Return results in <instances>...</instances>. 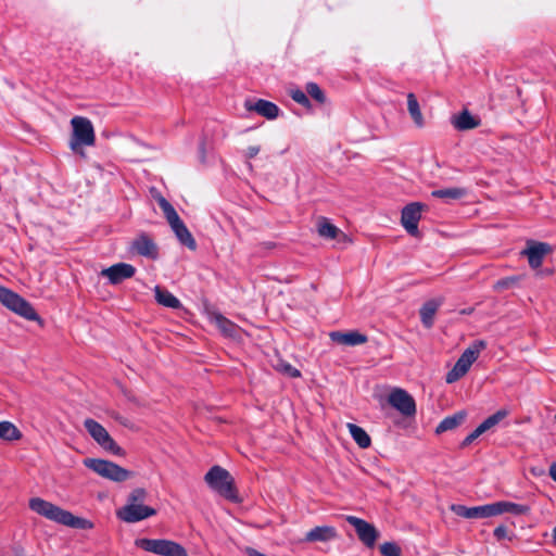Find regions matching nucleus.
Listing matches in <instances>:
<instances>
[{"instance_id": "nucleus-33", "label": "nucleus", "mask_w": 556, "mask_h": 556, "mask_svg": "<svg viewBox=\"0 0 556 556\" xmlns=\"http://www.w3.org/2000/svg\"><path fill=\"white\" fill-rule=\"evenodd\" d=\"M451 510L455 513L457 516L466 518V519H476V506L467 507L459 504H453L451 506Z\"/></svg>"}, {"instance_id": "nucleus-20", "label": "nucleus", "mask_w": 556, "mask_h": 556, "mask_svg": "<svg viewBox=\"0 0 556 556\" xmlns=\"http://www.w3.org/2000/svg\"><path fill=\"white\" fill-rule=\"evenodd\" d=\"M210 319L215 326L219 329V331L228 338H237L240 333V327L223 316L220 313H212L210 315Z\"/></svg>"}, {"instance_id": "nucleus-30", "label": "nucleus", "mask_w": 556, "mask_h": 556, "mask_svg": "<svg viewBox=\"0 0 556 556\" xmlns=\"http://www.w3.org/2000/svg\"><path fill=\"white\" fill-rule=\"evenodd\" d=\"M318 233L323 238L334 239L341 233V231L337 226L329 223L326 218H321V220L318 223Z\"/></svg>"}, {"instance_id": "nucleus-18", "label": "nucleus", "mask_w": 556, "mask_h": 556, "mask_svg": "<svg viewBox=\"0 0 556 556\" xmlns=\"http://www.w3.org/2000/svg\"><path fill=\"white\" fill-rule=\"evenodd\" d=\"M338 538V531L332 526H318L309 530L304 538L305 542H330Z\"/></svg>"}, {"instance_id": "nucleus-28", "label": "nucleus", "mask_w": 556, "mask_h": 556, "mask_svg": "<svg viewBox=\"0 0 556 556\" xmlns=\"http://www.w3.org/2000/svg\"><path fill=\"white\" fill-rule=\"evenodd\" d=\"M0 438L7 441H16L22 438V432L10 421H0Z\"/></svg>"}, {"instance_id": "nucleus-23", "label": "nucleus", "mask_w": 556, "mask_h": 556, "mask_svg": "<svg viewBox=\"0 0 556 556\" xmlns=\"http://www.w3.org/2000/svg\"><path fill=\"white\" fill-rule=\"evenodd\" d=\"M154 293L156 302L165 307L179 308L181 306L180 301L166 289L156 286Z\"/></svg>"}, {"instance_id": "nucleus-24", "label": "nucleus", "mask_w": 556, "mask_h": 556, "mask_svg": "<svg viewBox=\"0 0 556 556\" xmlns=\"http://www.w3.org/2000/svg\"><path fill=\"white\" fill-rule=\"evenodd\" d=\"M440 306V302L434 300L426 302L420 308V319L422 325L426 328H431L433 326L434 315Z\"/></svg>"}, {"instance_id": "nucleus-29", "label": "nucleus", "mask_w": 556, "mask_h": 556, "mask_svg": "<svg viewBox=\"0 0 556 556\" xmlns=\"http://www.w3.org/2000/svg\"><path fill=\"white\" fill-rule=\"evenodd\" d=\"M498 515L510 513L513 515H525L529 508L525 505L516 504L513 502L501 501L497 502Z\"/></svg>"}, {"instance_id": "nucleus-35", "label": "nucleus", "mask_w": 556, "mask_h": 556, "mask_svg": "<svg viewBox=\"0 0 556 556\" xmlns=\"http://www.w3.org/2000/svg\"><path fill=\"white\" fill-rule=\"evenodd\" d=\"M519 280H520L519 276H511V277H506V278L500 279L498 281L495 282L494 289L497 291L509 289V288L516 286L519 282Z\"/></svg>"}, {"instance_id": "nucleus-25", "label": "nucleus", "mask_w": 556, "mask_h": 556, "mask_svg": "<svg viewBox=\"0 0 556 556\" xmlns=\"http://www.w3.org/2000/svg\"><path fill=\"white\" fill-rule=\"evenodd\" d=\"M465 418V412H458L452 416H447L437 426L435 432L443 433L445 431L453 430L460 426L464 422Z\"/></svg>"}, {"instance_id": "nucleus-22", "label": "nucleus", "mask_w": 556, "mask_h": 556, "mask_svg": "<svg viewBox=\"0 0 556 556\" xmlns=\"http://www.w3.org/2000/svg\"><path fill=\"white\" fill-rule=\"evenodd\" d=\"M407 110H408V113H409L412 119L414 121V124L418 128L424 127L425 126L424 115L421 113L419 102L413 92H409L407 94Z\"/></svg>"}, {"instance_id": "nucleus-8", "label": "nucleus", "mask_w": 556, "mask_h": 556, "mask_svg": "<svg viewBox=\"0 0 556 556\" xmlns=\"http://www.w3.org/2000/svg\"><path fill=\"white\" fill-rule=\"evenodd\" d=\"M0 302L12 312L28 320H37L39 318L34 307L25 299L2 286H0Z\"/></svg>"}, {"instance_id": "nucleus-14", "label": "nucleus", "mask_w": 556, "mask_h": 556, "mask_svg": "<svg viewBox=\"0 0 556 556\" xmlns=\"http://www.w3.org/2000/svg\"><path fill=\"white\" fill-rule=\"evenodd\" d=\"M422 204L414 202L402 210L401 224L404 229L414 237L419 235L418 223L421 218Z\"/></svg>"}, {"instance_id": "nucleus-39", "label": "nucleus", "mask_w": 556, "mask_h": 556, "mask_svg": "<svg viewBox=\"0 0 556 556\" xmlns=\"http://www.w3.org/2000/svg\"><path fill=\"white\" fill-rule=\"evenodd\" d=\"M290 97L292 100H294L296 103L303 105V106H309V100L306 96V93L300 89H292L290 91Z\"/></svg>"}, {"instance_id": "nucleus-17", "label": "nucleus", "mask_w": 556, "mask_h": 556, "mask_svg": "<svg viewBox=\"0 0 556 556\" xmlns=\"http://www.w3.org/2000/svg\"><path fill=\"white\" fill-rule=\"evenodd\" d=\"M244 108L247 109V111H254L256 112L258 115L267 118V119H275L278 117L279 115V108L270 102V101H267V100H263V99H258L256 101H252V100H247L244 102Z\"/></svg>"}, {"instance_id": "nucleus-19", "label": "nucleus", "mask_w": 556, "mask_h": 556, "mask_svg": "<svg viewBox=\"0 0 556 556\" xmlns=\"http://www.w3.org/2000/svg\"><path fill=\"white\" fill-rule=\"evenodd\" d=\"M329 337L333 342L346 346L361 345L368 341V338L358 331H332L329 333Z\"/></svg>"}, {"instance_id": "nucleus-5", "label": "nucleus", "mask_w": 556, "mask_h": 556, "mask_svg": "<svg viewBox=\"0 0 556 556\" xmlns=\"http://www.w3.org/2000/svg\"><path fill=\"white\" fill-rule=\"evenodd\" d=\"M485 348L484 341H476L467 348L455 363L454 367L446 374L445 381L454 383L464 377L471 365L479 357L480 352Z\"/></svg>"}, {"instance_id": "nucleus-6", "label": "nucleus", "mask_w": 556, "mask_h": 556, "mask_svg": "<svg viewBox=\"0 0 556 556\" xmlns=\"http://www.w3.org/2000/svg\"><path fill=\"white\" fill-rule=\"evenodd\" d=\"M84 465L102 478L112 480L114 482L126 481L132 476L129 470L105 459L86 458L84 459Z\"/></svg>"}, {"instance_id": "nucleus-13", "label": "nucleus", "mask_w": 556, "mask_h": 556, "mask_svg": "<svg viewBox=\"0 0 556 556\" xmlns=\"http://www.w3.org/2000/svg\"><path fill=\"white\" fill-rule=\"evenodd\" d=\"M156 510L143 504H126L123 508L118 509L117 517L125 522H138L151 516H154Z\"/></svg>"}, {"instance_id": "nucleus-4", "label": "nucleus", "mask_w": 556, "mask_h": 556, "mask_svg": "<svg viewBox=\"0 0 556 556\" xmlns=\"http://www.w3.org/2000/svg\"><path fill=\"white\" fill-rule=\"evenodd\" d=\"M135 545L146 552L159 556H188L186 548L179 543L166 539H137Z\"/></svg>"}, {"instance_id": "nucleus-27", "label": "nucleus", "mask_w": 556, "mask_h": 556, "mask_svg": "<svg viewBox=\"0 0 556 556\" xmlns=\"http://www.w3.org/2000/svg\"><path fill=\"white\" fill-rule=\"evenodd\" d=\"M466 194H467V189L460 188V187L439 189V190H433L431 192L432 197L440 198L445 201L459 200V199L464 198Z\"/></svg>"}, {"instance_id": "nucleus-10", "label": "nucleus", "mask_w": 556, "mask_h": 556, "mask_svg": "<svg viewBox=\"0 0 556 556\" xmlns=\"http://www.w3.org/2000/svg\"><path fill=\"white\" fill-rule=\"evenodd\" d=\"M552 251L553 249L548 243L529 239L526 242V248L520 251V255L527 257L532 269H539L543 264L544 257L552 253Z\"/></svg>"}, {"instance_id": "nucleus-12", "label": "nucleus", "mask_w": 556, "mask_h": 556, "mask_svg": "<svg viewBox=\"0 0 556 556\" xmlns=\"http://www.w3.org/2000/svg\"><path fill=\"white\" fill-rule=\"evenodd\" d=\"M346 521L354 527L358 539L368 547H372L379 536L377 529L364 519L346 516Z\"/></svg>"}, {"instance_id": "nucleus-44", "label": "nucleus", "mask_w": 556, "mask_h": 556, "mask_svg": "<svg viewBox=\"0 0 556 556\" xmlns=\"http://www.w3.org/2000/svg\"><path fill=\"white\" fill-rule=\"evenodd\" d=\"M553 540H554V542L556 543V527H555V528H554V530H553Z\"/></svg>"}, {"instance_id": "nucleus-34", "label": "nucleus", "mask_w": 556, "mask_h": 556, "mask_svg": "<svg viewBox=\"0 0 556 556\" xmlns=\"http://www.w3.org/2000/svg\"><path fill=\"white\" fill-rule=\"evenodd\" d=\"M306 92L318 103H325V93L316 83H308L306 85Z\"/></svg>"}, {"instance_id": "nucleus-9", "label": "nucleus", "mask_w": 556, "mask_h": 556, "mask_svg": "<svg viewBox=\"0 0 556 556\" xmlns=\"http://www.w3.org/2000/svg\"><path fill=\"white\" fill-rule=\"evenodd\" d=\"M84 426L90 437L106 452L123 456L124 450L113 440L106 429L98 421L88 418L84 421Z\"/></svg>"}, {"instance_id": "nucleus-26", "label": "nucleus", "mask_w": 556, "mask_h": 556, "mask_svg": "<svg viewBox=\"0 0 556 556\" xmlns=\"http://www.w3.org/2000/svg\"><path fill=\"white\" fill-rule=\"evenodd\" d=\"M346 427L349 429L351 437L353 438V440L356 442V444L361 448H367L370 446V444H371L370 437L363 428H361L359 426H357L355 424H351V422H349L346 425Z\"/></svg>"}, {"instance_id": "nucleus-15", "label": "nucleus", "mask_w": 556, "mask_h": 556, "mask_svg": "<svg viewBox=\"0 0 556 556\" xmlns=\"http://www.w3.org/2000/svg\"><path fill=\"white\" fill-rule=\"evenodd\" d=\"M136 268L131 264L117 263L102 269L101 275L106 277L112 285H118L122 281L134 277Z\"/></svg>"}, {"instance_id": "nucleus-40", "label": "nucleus", "mask_w": 556, "mask_h": 556, "mask_svg": "<svg viewBox=\"0 0 556 556\" xmlns=\"http://www.w3.org/2000/svg\"><path fill=\"white\" fill-rule=\"evenodd\" d=\"M484 431L478 426L472 432H470L462 442V446H468L470 445L476 439H478L481 434H483Z\"/></svg>"}, {"instance_id": "nucleus-2", "label": "nucleus", "mask_w": 556, "mask_h": 556, "mask_svg": "<svg viewBox=\"0 0 556 556\" xmlns=\"http://www.w3.org/2000/svg\"><path fill=\"white\" fill-rule=\"evenodd\" d=\"M206 484L219 495L236 502L238 500L235 481L228 470L220 466H213L204 476Z\"/></svg>"}, {"instance_id": "nucleus-37", "label": "nucleus", "mask_w": 556, "mask_h": 556, "mask_svg": "<svg viewBox=\"0 0 556 556\" xmlns=\"http://www.w3.org/2000/svg\"><path fill=\"white\" fill-rule=\"evenodd\" d=\"M276 368H277V370H279L292 378H298L301 376V372L299 369H296L295 367H293L292 365H290L286 362H279L277 364Z\"/></svg>"}, {"instance_id": "nucleus-41", "label": "nucleus", "mask_w": 556, "mask_h": 556, "mask_svg": "<svg viewBox=\"0 0 556 556\" xmlns=\"http://www.w3.org/2000/svg\"><path fill=\"white\" fill-rule=\"evenodd\" d=\"M493 534L496 538V540L501 541L507 538L508 531L505 526H498L494 529Z\"/></svg>"}, {"instance_id": "nucleus-7", "label": "nucleus", "mask_w": 556, "mask_h": 556, "mask_svg": "<svg viewBox=\"0 0 556 556\" xmlns=\"http://www.w3.org/2000/svg\"><path fill=\"white\" fill-rule=\"evenodd\" d=\"M73 135L70 147L73 151H77L80 146H93L96 135L92 123L87 117L74 116L71 119Z\"/></svg>"}, {"instance_id": "nucleus-36", "label": "nucleus", "mask_w": 556, "mask_h": 556, "mask_svg": "<svg viewBox=\"0 0 556 556\" xmlns=\"http://www.w3.org/2000/svg\"><path fill=\"white\" fill-rule=\"evenodd\" d=\"M380 553L383 556H402L401 548L393 542H386L380 546Z\"/></svg>"}, {"instance_id": "nucleus-42", "label": "nucleus", "mask_w": 556, "mask_h": 556, "mask_svg": "<svg viewBox=\"0 0 556 556\" xmlns=\"http://www.w3.org/2000/svg\"><path fill=\"white\" fill-rule=\"evenodd\" d=\"M260 151H261V147L260 146H250L244 151V156L248 160L254 159L258 154Z\"/></svg>"}, {"instance_id": "nucleus-11", "label": "nucleus", "mask_w": 556, "mask_h": 556, "mask_svg": "<svg viewBox=\"0 0 556 556\" xmlns=\"http://www.w3.org/2000/svg\"><path fill=\"white\" fill-rule=\"evenodd\" d=\"M388 402L404 416H413L416 413V404L413 396L403 389L395 388L392 390Z\"/></svg>"}, {"instance_id": "nucleus-3", "label": "nucleus", "mask_w": 556, "mask_h": 556, "mask_svg": "<svg viewBox=\"0 0 556 556\" xmlns=\"http://www.w3.org/2000/svg\"><path fill=\"white\" fill-rule=\"evenodd\" d=\"M159 205L180 243L190 250H195L197 243L194 238L180 219L173 205L164 198L159 200Z\"/></svg>"}, {"instance_id": "nucleus-32", "label": "nucleus", "mask_w": 556, "mask_h": 556, "mask_svg": "<svg viewBox=\"0 0 556 556\" xmlns=\"http://www.w3.org/2000/svg\"><path fill=\"white\" fill-rule=\"evenodd\" d=\"M476 519L489 518L498 515L497 502L482 506H476Z\"/></svg>"}, {"instance_id": "nucleus-21", "label": "nucleus", "mask_w": 556, "mask_h": 556, "mask_svg": "<svg viewBox=\"0 0 556 556\" xmlns=\"http://www.w3.org/2000/svg\"><path fill=\"white\" fill-rule=\"evenodd\" d=\"M451 123L455 129L464 131L477 128L480 125V119L471 115L468 110H464L459 114L453 115Z\"/></svg>"}, {"instance_id": "nucleus-31", "label": "nucleus", "mask_w": 556, "mask_h": 556, "mask_svg": "<svg viewBox=\"0 0 556 556\" xmlns=\"http://www.w3.org/2000/svg\"><path fill=\"white\" fill-rule=\"evenodd\" d=\"M507 415L508 413L506 409H500L495 414L489 416L479 426L484 432H486L488 430L498 425Z\"/></svg>"}, {"instance_id": "nucleus-38", "label": "nucleus", "mask_w": 556, "mask_h": 556, "mask_svg": "<svg viewBox=\"0 0 556 556\" xmlns=\"http://www.w3.org/2000/svg\"><path fill=\"white\" fill-rule=\"evenodd\" d=\"M147 492L144 489H135L128 496L127 504H142L146 500Z\"/></svg>"}, {"instance_id": "nucleus-43", "label": "nucleus", "mask_w": 556, "mask_h": 556, "mask_svg": "<svg viewBox=\"0 0 556 556\" xmlns=\"http://www.w3.org/2000/svg\"><path fill=\"white\" fill-rule=\"evenodd\" d=\"M549 477L556 482V463H553L549 467Z\"/></svg>"}, {"instance_id": "nucleus-16", "label": "nucleus", "mask_w": 556, "mask_h": 556, "mask_svg": "<svg viewBox=\"0 0 556 556\" xmlns=\"http://www.w3.org/2000/svg\"><path fill=\"white\" fill-rule=\"evenodd\" d=\"M131 251L150 260H156L159 256V248L156 243L147 233L139 235L131 242Z\"/></svg>"}, {"instance_id": "nucleus-1", "label": "nucleus", "mask_w": 556, "mask_h": 556, "mask_svg": "<svg viewBox=\"0 0 556 556\" xmlns=\"http://www.w3.org/2000/svg\"><path fill=\"white\" fill-rule=\"evenodd\" d=\"M28 506L36 514L63 526L75 529H90L92 527V523L87 519L76 517L71 511L41 497L30 498Z\"/></svg>"}]
</instances>
